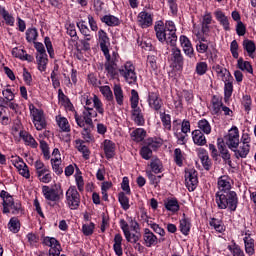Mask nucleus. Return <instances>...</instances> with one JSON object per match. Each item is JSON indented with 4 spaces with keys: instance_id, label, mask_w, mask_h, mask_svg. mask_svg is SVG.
<instances>
[{
    "instance_id": "4",
    "label": "nucleus",
    "mask_w": 256,
    "mask_h": 256,
    "mask_svg": "<svg viewBox=\"0 0 256 256\" xmlns=\"http://www.w3.org/2000/svg\"><path fill=\"white\" fill-rule=\"evenodd\" d=\"M29 109L37 131H43V129L47 127V122L45 121L43 110L37 109L33 104L29 106Z\"/></svg>"
},
{
    "instance_id": "16",
    "label": "nucleus",
    "mask_w": 256,
    "mask_h": 256,
    "mask_svg": "<svg viewBox=\"0 0 256 256\" xmlns=\"http://www.w3.org/2000/svg\"><path fill=\"white\" fill-rule=\"evenodd\" d=\"M42 193L47 201H59L60 196L56 189L50 188L49 186L42 187Z\"/></svg>"
},
{
    "instance_id": "37",
    "label": "nucleus",
    "mask_w": 256,
    "mask_h": 256,
    "mask_svg": "<svg viewBox=\"0 0 256 256\" xmlns=\"http://www.w3.org/2000/svg\"><path fill=\"white\" fill-rule=\"evenodd\" d=\"M8 227L12 233H19V229H21V224L19 223V219L13 217L10 219L8 223Z\"/></svg>"
},
{
    "instance_id": "44",
    "label": "nucleus",
    "mask_w": 256,
    "mask_h": 256,
    "mask_svg": "<svg viewBox=\"0 0 256 256\" xmlns=\"http://www.w3.org/2000/svg\"><path fill=\"white\" fill-rule=\"evenodd\" d=\"M37 30L35 28H30L26 31V40L28 43H32V41H37L38 37Z\"/></svg>"
},
{
    "instance_id": "9",
    "label": "nucleus",
    "mask_w": 256,
    "mask_h": 256,
    "mask_svg": "<svg viewBox=\"0 0 256 256\" xmlns=\"http://www.w3.org/2000/svg\"><path fill=\"white\" fill-rule=\"evenodd\" d=\"M218 151L220 153V157L223 159L224 163H227L231 167V154L225 145V141L223 138L217 139Z\"/></svg>"
},
{
    "instance_id": "12",
    "label": "nucleus",
    "mask_w": 256,
    "mask_h": 256,
    "mask_svg": "<svg viewBox=\"0 0 256 256\" xmlns=\"http://www.w3.org/2000/svg\"><path fill=\"white\" fill-rule=\"evenodd\" d=\"M144 245L147 247H155L159 243L157 236L149 230V228L144 229L143 234Z\"/></svg>"
},
{
    "instance_id": "10",
    "label": "nucleus",
    "mask_w": 256,
    "mask_h": 256,
    "mask_svg": "<svg viewBox=\"0 0 256 256\" xmlns=\"http://www.w3.org/2000/svg\"><path fill=\"white\" fill-rule=\"evenodd\" d=\"M99 37V43H100V49L104 53V56L109 59V37L107 36V33L103 30H99L98 32Z\"/></svg>"
},
{
    "instance_id": "38",
    "label": "nucleus",
    "mask_w": 256,
    "mask_h": 256,
    "mask_svg": "<svg viewBox=\"0 0 256 256\" xmlns=\"http://www.w3.org/2000/svg\"><path fill=\"white\" fill-rule=\"evenodd\" d=\"M20 136L22 137L23 141H25L26 145H30V147H33V149H36L37 147V141H35V138L31 136L30 134H23L20 133Z\"/></svg>"
},
{
    "instance_id": "35",
    "label": "nucleus",
    "mask_w": 256,
    "mask_h": 256,
    "mask_svg": "<svg viewBox=\"0 0 256 256\" xmlns=\"http://www.w3.org/2000/svg\"><path fill=\"white\" fill-rule=\"evenodd\" d=\"M198 127L200 131L205 133L206 135H209L211 133V124H209V121L206 119H202L198 122Z\"/></svg>"
},
{
    "instance_id": "21",
    "label": "nucleus",
    "mask_w": 256,
    "mask_h": 256,
    "mask_svg": "<svg viewBox=\"0 0 256 256\" xmlns=\"http://www.w3.org/2000/svg\"><path fill=\"white\" fill-rule=\"evenodd\" d=\"M251 149V145H241L239 149L234 148L232 150L235 153L236 159H245L247 155H249V151Z\"/></svg>"
},
{
    "instance_id": "25",
    "label": "nucleus",
    "mask_w": 256,
    "mask_h": 256,
    "mask_svg": "<svg viewBox=\"0 0 256 256\" xmlns=\"http://www.w3.org/2000/svg\"><path fill=\"white\" fill-rule=\"evenodd\" d=\"M102 23H105L108 25V27H115L119 25V18L113 16V15H105L101 18Z\"/></svg>"
},
{
    "instance_id": "54",
    "label": "nucleus",
    "mask_w": 256,
    "mask_h": 256,
    "mask_svg": "<svg viewBox=\"0 0 256 256\" xmlns=\"http://www.w3.org/2000/svg\"><path fill=\"white\" fill-rule=\"evenodd\" d=\"M146 147H148L151 151H157L159 147H161V143L154 141L153 139H148L145 142Z\"/></svg>"
},
{
    "instance_id": "36",
    "label": "nucleus",
    "mask_w": 256,
    "mask_h": 256,
    "mask_svg": "<svg viewBox=\"0 0 256 256\" xmlns=\"http://www.w3.org/2000/svg\"><path fill=\"white\" fill-rule=\"evenodd\" d=\"M118 201H119L122 209H124V211H127L131 207L129 205V198L123 192L119 193Z\"/></svg>"
},
{
    "instance_id": "32",
    "label": "nucleus",
    "mask_w": 256,
    "mask_h": 256,
    "mask_svg": "<svg viewBox=\"0 0 256 256\" xmlns=\"http://www.w3.org/2000/svg\"><path fill=\"white\" fill-rule=\"evenodd\" d=\"M155 31H156V37L161 43H163V41H166L167 32H165V28L163 27V25L155 26Z\"/></svg>"
},
{
    "instance_id": "62",
    "label": "nucleus",
    "mask_w": 256,
    "mask_h": 256,
    "mask_svg": "<svg viewBox=\"0 0 256 256\" xmlns=\"http://www.w3.org/2000/svg\"><path fill=\"white\" fill-rule=\"evenodd\" d=\"M214 111L215 113H219V110L222 107V111L224 112L225 115H230L229 113H231V109H229V107L227 106H223V104H218V103H214Z\"/></svg>"
},
{
    "instance_id": "26",
    "label": "nucleus",
    "mask_w": 256,
    "mask_h": 256,
    "mask_svg": "<svg viewBox=\"0 0 256 256\" xmlns=\"http://www.w3.org/2000/svg\"><path fill=\"white\" fill-rule=\"evenodd\" d=\"M56 121L62 131H64L65 133H69V131H71L67 118L58 116L56 117Z\"/></svg>"
},
{
    "instance_id": "20",
    "label": "nucleus",
    "mask_w": 256,
    "mask_h": 256,
    "mask_svg": "<svg viewBox=\"0 0 256 256\" xmlns=\"http://www.w3.org/2000/svg\"><path fill=\"white\" fill-rule=\"evenodd\" d=\"M12 55L21 59L22 61H28L29 63L33 62V56L27 54V52L23 49L13 48Z\"/></svg>"
},
{
    "instance_id": "14",
    "label": "nucleus",
    "mask_w": 256,
    "mask_h": 256,
    "mask_svg": "<svg viewBox=\"0 0 256 256\" xmlns=\"http://www.w3.org/2000/svg\"><path fill=\"white\" fill-rule=\"evenodd\" d=\"M138 21L139 25H141L143 29H147V27H151V25H153V17H151V14L146 11L139 13Z\"/></svg>"
},
{
    "instance_id": "1",
    "label": "nucleus",
    "mask_w": 256,
    "mask_h": 256,
    "mask_svg": "<svg viewBox=\"0 0 256 256\" xmlns=\"http://www.w3.org/2000/svg\"><path fill=\"white\" fill-rule=\"evenodd\" d=\"M219 191L216 193V203L218 209H229V211H236L239 199L237 198V193L231 191V183L226 181L221 177L218 180Z\"/></svg>"
},
{
    "instance_id": "46",
    "label": "nucleus",
    "mask_w": 256,
    "mask_h": 256,
    "mask_svg": "<svg viewBox=\"0 0 256 256\" xmlns=\"http://www.w3.org/2000/svg\"><path fill=\"white\" fill-rule=\"evenodd\" d=\"M92 101L94 103V107H95L96 111H98V113H100V115H103V113H105V110L103 109V103L101 102L99 97H97V95H94Z\"/></svg>"
},
{
    "instance_id": "64",
    "label": "nucleus",
    "mask_w": 256,
    "mask_h": 256,
    "mask_svg": "<svg viewBox=\"0 0 256 256\" xmlns=\"http://www.w3.org/2000/svg\"><path fill=\"white\" fill-rule=\"evenodd\" d=\"M121 187L124 191H126L127 195L131 194V188L129 187V178L128 177L123 178Z\"/></svg>"
},
{
    "instance_id": "57",
    "label": "nucleus",
    "mask_w": 256,
    "mask_h": 256,
    "mask_svg": "<svg viewBox=\"0 0 256 256\" xmlns=\"http://www.w3.org/2000/svg\"><path fill=\"white\" fill-rule=\"evenodd\" d=\"M148 225L153 229L154 233L160 235V237H165V229L161 228L159 224L156 223H148Z\"/></svg>"
},
{
    "instance_id": "31",
    "label": "nucleus",
    "mask_w": 256,
    "mask_h": 256,
    "mask_svg": "<svg viewBox=\"0 0 256 256\" xmlns=\"http://www.w3.org/2000/svg\"><path fill=\"white\" fill-rule=\"evenodd\" d=\"M180 231L183 235H189V231H191V222L187 218H183L180 220Z\"/></svg>"
},
{
    "instance_id": "50",
    "label": "nucleus",
    "mask_w": 256,
    "mask_h": 256,
    "mask_svg": "<svg viewBox=\"0 0 256 256\" xmlns=\"http://www.w3.org/2000/svg\"><path fill=\"white\" fill-rule=\"evenodd\" d=\"M224 95L225 101H229V98L231 97V95H233V83L228 82L225 84Z\"/></svg>"
},
{
    "instance_id": "33",
    "label": "nucleus",
    "mask_w": 256,
    "mask_h": 256,
    "mask_svg": "<svg viewBox=\"0 0 256 256\" xmlns=\"http://www.w3.org/2000/svg\"><path fill=\"white\" fill-rule=\"evenodd\" d=\"M0 13L6 23V25H10L11 27L15 24V18L5 8H1Z\"/></svg>"
},
{
    "instance_id": "42",
    "label": "nucleus",
    "mask_w": 256,
    "mask_h": 256,
    "mask_svg": "<svg viewBox=\"0 0 256 256\" xmlns=\"http://www.w3.org/2000/svg\"><path fill=\"white\" fill-rule=\"evenodd\" d=\"M100 93H102L103 97H105L107 101H113V92L111 91V87L101 86Z\"/></svg>"
},
{
    "instance_id": "28",
    "label": "nucleus",
    "mask_w": 256,
    "mask_h": 256,
    "mask_svg": "<svg viewBox=\"0 0 256 256\" xmlns=\"http://www.w3.org/2000/svg\"><path fill=\"white\" fill-rule=\"evenodd\" d=\"M238 69L241 71H247V73H253V66L249 61H244L243 58L238 59Z\"/></svg>"
},
{
    "instance_id": "29",
    "label": "nucleus",
    "mask_w": 256,
    "mask_h": 256,
    "mask_svg": "<svg viewBox=\"0 0 256 256\" xmlns=\"http://www.w3.org/2000/svg\"><path fill=\"white\" fill-rule=\"evenodd\" d=\"M39 71L47 69V54H39L36 56Z\"/></svg>"
},
{
    "instance_id": "45",
    "label": "nucleus",
    "mask_w": 256,
    "mask_h": 256,
    "mask_svg": "<svg viewBox=\"0 0 256 256\" xmlns=\"http://www.w3.org/2000/svg\"><path fill=\"white\" fill-rule=\"evenodd\" d=\"M141 157L146 161H149L153 157V150H150L148 146H143L140 150Z\"/></svg>"
},
{
    "instance_id": "6",
    "label": "nucleus",
    "mask_w": 256,
    "mask_h": 256,
    "mask_svg": "<svg viewBox=\"0 0 256 256\" xmlns=\"http://www.w3.org/2000/svg\"><path fill=\"white\" fill-rule=\"evenodd\" d=\"M226 145L234 151L239 147V129L237 127H233L227 136H225Z\"/></svg>"
},
{
    "instance_id": "19",
    "label": "nucleus",
    "mask_w": 256,
    "mask_h": 256,
    "mask_svg": "<svg viewBox=\"0 0 256 256\" xmlns=\"http://www.w3.org/2000/svg\"><path fill=\"white\" fill-rule=\"evenodd\" d=\"M244 245L247 255L255 254V240L251 237V234H246L244 237Z\"/></svg>"
},
{
    "instance_id": "23",
    "label": "nucleus",
    "mask_w": 256,
    "mask_h": 256,
    "mask_svg": "<svg viewBox=\"0 0 256 256\" xmlns=\"http://www.w3.org/2000/svg\"><path fill=\"white\" fill-rule=\"evenodd\" d=\"M131 136L133 141H136V143H141V141L147 137V132L143 128H137L131 133Z\"/></svg>"
},
{
    "instance_id": "53",
    "label": "nucleus",
    "mask_w": 256,
    "mask_h": 256,
    "mask_svg": "<svg viewBox=\"0 0 256 256\" xmlns=\"http://www.w3.org/2000/svg\"><path fill=\"white\" fill-rule=\"evenodd\" d=\"M94 229H95L94 223L84 224L82 226V233H84V235H86V237H89V235H93Z\"/></svg>"
},
{
    "instance_id": "59",
    "label": "nucleus",
    "mask_w": 256,
    "mask_h": 256,
    "mask_svg": "<svg viewBox=\"0 0 256 256\" xmlns=\"http://www.w3.org/2000/svg\"><path fill=\"white\" fill-rule=\"evenodd\" d=\"M236 33L239 37H243V35L247 33V28L245 27V24H243L241 21L237 22Z\"/></svg>"
},
{
    "instance_id": "15",
    "label": "nucleus",
    "mask_w": 256,
    "mask_h": 256,
    "mask_svg": "<svg viewBox=\"0 0 256 256\" xmlns=\"http://www.w3.org/2000/svg\"><path fill=\"white\" fill-rule=\"evenodd\" d=\"M148 103L152 109H155V111H159L161 107L163 106V100L159 98V94L155 92H151L148 96Z\"/></svg>"
},
{
    "instance_id": "39",
    "label": "nucleus",
    "mask_w": 256,
    "mask_h": 256,
    "mask_svg": "<svg viewBox=\"0 0 256 256\" xmlns=\"http://www.w3.org/2000/svg\"><path fill=\"white\" fill-rule=\"evenodd\" d=\"M125 239L128 243H137L139 239H141V233L135 232V234H132L131 231H128L126 234H124Z\"/></svg>"
},
{
    "instance_id": "63",
    "label": "nucleus",
    "mask_w": 256,
    "mask_h": 256,
    "mask_svg": "<svg viewBox=\"0 0 256 256\" xmlns=\"http://www.w3.org/2000/svg\"><path fill=\"white\" fill-rule=\"evenodd\" d=\"M40 149H42V152L44 153V157H46V159H49V145L47 144V142L41 140Z\"/></svg>"
},
{
    "instance_id": "41",
    "label": "nucleus",
    "mask_w": 256,
    "mask_h": 256,
    "mask_svg": "<svg viewBox=\"0 0 256 256\" xmlns=\"http://www.w3.org/2000/svg\"><path fill=\"white\" fill-rule=\"evenodd\" d=\"M243 48L245 49V51H247L248 55H253L255 51V42L246 39L243 41Z\"/></svg>"
},
{
    "instance_id": "61",
    "label": "nucleus",
    "mask_w": 256,
    "mask_h": 256,
    "mask_svg": "<svg viewBox=\"0 0 256 256\" xmlns=\"http://www.w3.org/2000/svg\"><path fill=\"white\" fill-rule=\"evenodd\" d=\"M242 105L245 108V111L249 113V111H251V96H243Z\"/></svg>"
},
{
    "instance_id": "56",
    "label": "nucleus",
    "mask_w": 256,
    "mask_h": 256,
    "mask_svg": "<svg viewBox=\"0 0 256 256\" xmlns=\"http://www.w3.org/2000/svg\"><path fill=\"white\" fill-rule=\"evenodd\" d=\"M213 71H215L218 75V77H220V79H223L225 77V75L227 74V69L223 68L221 65L216 64L212 67Z\"/></svg>"
},
{
    "instance_id": "18",
    "label": "nucleus",
    "mask_w": 256,
    "mask_h": 256,
    "mask_svg": "<svg viewBox=\"0 0 256 256\" xmlns=\"http://www.w3.org/2000/svg\"><path fill=\"white\" fill-rule=\"evenodd\" d=\"M192 139L194 144L198 145L199 147L207 145V138H205V134H203L201 130H194L192 132Z\"/></svg>"
},
{
    "instance_id": "5",
    "label": "nucleus",
    "mask_w": 256,
    "mask_h": 256,
    "mask_svg": "<svg viewBox=\"0 0 256 256\" xmlns=\"http://www.w3.org/2000/svg\"><path fill=\"white\" fill-rule=\"evenodd\" d=\"M66 199L70 209H77L81 203L79 192L75 187H70L66 192Z\"/></svg>"
},
{
    "instance_id": "51",
    "label": "nucleus",
    "mask_w": 256,
    "mask_h": 256,
    "mask_svg": "<svg viewBox=\"0 0 256 256\" xmlns=\"http://www.w3.org/2000/svg\"><path fill=\"white\" fill-rule=\"evenodd\" d=\"M230 51L232 53V56L234 59H239V44L237 43V40H233L230 44Z\"/></svg>"
},
{
    "instance_id": "22",
    "label": "nucleus",
    "mask_w": 256,
    "mask_h": 256,
    "mask_svg": "<svg viewBox=\"0 0 256 256\" xmlns=\"http://www.w3.org/2000/svg\"><path fill=\"white\" fill-rule=\"evenodd\" d=\"M104 153L107 159H112L115 157V144L111 142V140L104 141Z\"/></svg>"
},
{
    "instance_id": "27",
    "label": "nucleus",
    "mask_w": 256,
    "mask_h": 256,
    "mask_svg": "<svg viewBox=\"0 0 256 256\" xmlns=\"http://www.w3.org/2000/svg\"><path fill=\"white\" fill-rule=\"evenodd\" d=\"M83 143H85V141L76 140L77 149L80 151V153L83 154L84 159H89L91 152L89 151V148H87V146H85Z\"/></svg>"
},
{
    "instance_id": "34",
    "label": "nucleus",
    "mask_w": 256,
    "mask_h": 256,
    "mask_svg": "<svg viewBox=\"0 0 256 256\" xmlns=\"http://www.w3.org/2000/svg\"><path fill=\"white\" fill-rule=\"evenodd\" d=\"M77 27L80 29V33H82L84 37H88L86 38V41H91V30H89V27L85 25V21L78 23Z\"/></svg>"
},
{
    "instance_id": "52",
    "label": "nucleus",
    "mask_w": 256,
    "mask_h": 256,
    "mask_svg": "<svg viewBox=\"0 0 256 256\" xmlns=\"http://www.w3.org/2000/svg\"><path fill=\"white\" fill-rule=\"evenodd\" d=\"M51 163H52V169L54 173H56V175H61V173H63V168L59 166L60 165L59 158H56L55 160L52 159Z\"/></svg>"
},
{
    "instance_id": "8",
    "label": "nucleus",
    "mask_w": 256,
    "mask_h": 256,
    "mask_svg": "<svg viewBox=\"0 0 256 256\" xmlns=\"http://www.w3.org/2000/svg\"><path fill=\"white\" fill-rule=\"evenodd\" d=\"M185 182L186 187H188L189 191H195V188L197 187V183H199V180H197V170L190 169L185 172Z\"/></svg>"
},
{
    "instance_id": "7",
    "label": "nucleus",
    "mask_w": 256,
    "mask_h": 256,
    "mask_svg": "<svg viewBox=\"0 0 256 256\" xmlns=\"http://www.w3.org/2000/svg\"><path fill=\"white\" fill-rule=\"evenodd\" d=\"M44 245L50 247L49 256H59L61 255V244L55 238L45 237L43 240Z\"/></svg>"
},
{
    "instance_id": "60",
    "label": "nucleus",
    "mask_w": 256,
    "mask_h": 256,
    "mask_svg": "<svg viewBox=\"0 0 256 256\" xmlns=\"http://www.w3.org/2000/svg\"><path fill=\"white\" fill-rule=\"evenodd\" d=\"M161 119L165 129H168V131H171V116L163 113V116L161 117Z\"/></svg>"
},
{
    "instance_id": "30",
    "label": "nucleus",
    "mask_w": 256,
    "mask_h": 256,
    "mask_svg": "<svg viewBox=\"0 0 256 256\" xmlns=\"http://www.w3.org/2000/svg\"><path fill=\"white\" fill-rule=\"evenodd\" d=\"M114 96L118 105H123V89H121L120 85H114Z\"/></svg>"
},
{
    "instance_id": "11",
    "label": "nucleus",
    "mask_w": 256,
    "mask_h": 256,
    "mask_svg": "<svg viewBox=\"0 0 256 256\" xmlns=\"http://www.w3.org/2000/svg\"><path fill=\"white\" fill-rule=\"evenodd\" d=\"M74 117L78 127H85V124L89 127H93V119L91 118V115H89V111L87 109L83 112L82 117L79 116L77 112H75Z\"/></svg>"
},
{
    "instance_id": "13",
    "label": "nucleus",
    "mask_w": 256,
    "mask_h": 256,
    "mask_svg": "<svg viewBox=\"0 0 256 256\" xmlns=\"http://www.w3.org/2000/svg\"><path fill=\"white\" fill-rule=\"evenodd\" d=\"M171 61L175 65V67H183L184 59L183 54H181V50L177 48V46H172L171 49Z\"/></svg>"
},
{
    "instance_id": "2",
    "label": "nucleus",
    "mask_w": 256,
    "mask_h": 256,
    "mask_svg": "<svg viewBox=\"0 0 256 256\" xmlns=\"http://www.w3.org/2000/svg\"><path fill=\"white\" fill-rule=\"evenodd\" d=\"M105 71L107 72V76L110 79H117L119 77V73L130 85L137 81V73H135V66L128 62L125 64L124 68L117 69V63L115 60H111V54H109V58L106 57V62L104 64Z\"/></svg>"
},
{
    "instance_id": "48",
    "label": "nucleus",
    "mask_w": 256,
    "mask_h": 256,
    "mask_svg": "<svg viewBox=\"0 0 256 256\" xmlns=\"http://www.w3.org/2000/svg\"><path fill=\"white\" fill-rule=\"evenodd\" d=\"M15 203L13 196H8L3 200V213H9V207Z\"/></svg>"
},
{
    "instance_id": "40",
    "label": "nucleus",
    "mask_w": 256,
    "mask_h": 256,
    "mask_svg": "<svg viewBox=\"0 0 256 256\" xmlns=\"http://www.w3.org/2000/svg\"><path fill=\"white\" fill-rule=\"evenodd\" d=\"M164 33H166V43L168 45H171V47H174V45H177V34L175 32L173 34L164 29Z\"/></svg>"
},
{
    "instance_id": "43",
    "label": "nucleus",
    "mask_w": 256,
    "mask_h": 256,
    "mask_svg": "<svg viewBox=\"0 0 256 256\" xmlns=\"http://www.w3.org/2000/svg\"><path fill=\"white\" fill-rule=\"evenodd\" d=\"M165 208L167 211H172V213H177L179 210V202L177 200H169L165 203Z\"/></svg>"
},
{
    "instance_id": "49",
    "label": "nucleus",
    "mask_w": 256,
    "mask_h": 256,
    "mask_svg": "<svg viewBox=\"0 0 256 256\" xmlns=\"http://www.w3.org/2000/svg\"><path fill=\"white\" fill-rule=\"evenodd\" d=\"M207 63L206 62H198L196 64V73L197 75H205V73H207Z\"/></svg>"
},
{
    "instance_id": "24",
    "label": "nucleus",
    "mask_w": 256,
    "mask_h": 256,
    "mask_svg": "<svg viewBox=\"0 0 256 256\" xmlns=\"http://www.w3.org/2000/svg\"><path fill=\"white\" fill-rule=\"evenodd\" d=\"M215 17L217 21H219L224 27L225 31H229V19L227 18V16H225V14L221 11H216Z\"/></svg>"
},
{
    "instance_id": "17",
    "label": "nucleus",
    "mask_w": 256,
    "mask_h": 256,
    "mask_svg": "<svg viewBox=\"0 0 256 256\" xmlns=\"http://www.w3.org/2000/svg\"><path fill=\"white\" fill-rule=\"evenodd\" d=\"M198 157L206 171H209L211 169V159L209 158V154L207 153V150L200 148L198 152Z\"/></svg>"
},
{
    "instance_id": "47",
    "label": "nucleus",
    "mask_w": 256,
    "mask_h": 256,
    "mask_svg": "<svg viewBox=\"0 0 256 256\" xmlns=\"http://www.w3.org/2000/svg\"><path fill=\"white\" fill-rule=\"evenodd\" d=\"M228 249L233 256H245V253L243 250H241V247L235 243L232 246H228Z\"/></svg>"
},
{
    "instance_id": "3",
    "label": "nucleus",
    "mask_w": 256,
    "mask_h": 256,
    "mask_svg": "<svg viewBox=\"0 0 256 256\" xmlns=\"http://www.w3.org/2000/svg\"><path fill=\"white\" fill-rule=\"evenodd\" d=\"M131 107H132V112H131V118L132 121L136 125L143 126L145 125V118L143 117V112H141V108H139V93L133 89L131 90Z\"/></svg>"
},
{
    "instance_id": "55",
    "label": "nucleus",
    "mask_w": 256,
    "mask_h": 256,
    "mask_svg": "<svg viewBox=\"0 0 256 256\" xmlns=\"http://www.w3.org/2000/svg\"><path fill=\"white\" fill-rule=\"evenodd\" d=\"M174 159H175L176 165H178L179 167H181V165H183V154L181 152V149L176 148L174 150Z\"/></svg>"
},
{
    "instance_id": "58",
    "label": "nucleus",
    "mask_w": 256,
    "mask_h": 256,
    "mask_svg": "<svg viewBox=\"0 0 256 256\" xmlns=\"http://www.w3.org/2000/svg\"><path fill=\"white\" fill-rule=\"evenodd\" d=\"M10 209H12V214L13 215H19L23 213V208L21 206V202H14L11 206Z\"/></svg>"
}]
</instances>
